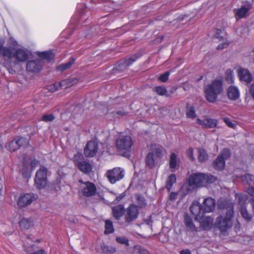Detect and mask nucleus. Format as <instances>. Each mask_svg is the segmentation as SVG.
Returning a JSON list of instances; mask_svg holds the SVG:
<instances>
[{"label": "nucleus", "mask_w": 254, "mask_h": 254, "mask_svg": "<svg viewBox=\"0 0 254 254\" xmlns=\"http://www.w3.org/2000/svg\"><path fill=\"white\" fill-rule=\"evenodd\" d=\"M223 90L222 80L220 79L214 80L205 88L206 100L210 103H214L218 95L221 94Z\"/></svg>", "instance_id": "obj_1"}, {"label": "nucleus", "mask_w": 254, "mask_h": 254, "mask_svg": "<svg viewBox=\"0 0 254 254\" xmlns=\"http://www.w3.org/2000/svg\"><path fill=\"white\" fill-rule=\"evenodd\" d=\"M216 206L215 200L208 197L205 198L201 204L193 205L190 206V209L191 213L196 216L197 218L202 216L201 215V212H212Z\"/></svg>", "instance_id": "obj_2"}, {"label": "nucleus", "mask_w": 254, "mask_h": 254, "mask_svg": "<svg viewBox=\"0 0 254 254\" xmlns=\"http://www.w3.org/2000/svg\"><path fill=\"white\" fill-rule=\"evenodd\" d=\"M228 213L225 216L220 215L218 216L215 222L214 227L221 232H225L230 229L233 225L232 218L234 216V211L232 207H229Z\"/></svg>", "instance_id": "obj_3"}, {"label": "nucleus", "mask_w": 254, "mask_h": 254, "mask_svg": "<svg viewBox=\"0 0 254 254\" xmlns=\"http://www.w3.org/2000/svg\"><path fill=\"white\" fill-rule=\"evenodd\" d=\"M73 161L74 165L81 172L85 174H89L92 169L91 164L89 160L84 158L80 153H77L74 155Z\"/></svg>", "instance_id": "obj_4"}, {"label": "nucleus", "mask_w": 254, "mask_h": 254, "mask_svg": "<svg viewBox=\"0 0 254 254\" xmlns=\"http://www.w3.org/2000/svg\"><path fill=\"white\" fill-rule=\"evenodd\" d=\"M133 145V141L130 136H120L116 140V146L120 151L129 152Z\"/></svg>", "instance_id": "obj_5"}, {"label": "nucleus", "mask_w": 254, "mask_h": 254, "mask_svg": "<svg viewBox=\"0 0 254 254\" xmlns=\"http://www.w3.org/2000/svg\"><path fill=\"white\" fill-rule=\"evenodd\" d=\"M125 172L123 169L120 167H115L107 171L106 175L109 182L113 184L123 179L125 176Z\"/></svg>", "instance_id": "obj_6"}, {"label": "nucleus", "mask_w": 254, "mask_h": 254, "mask_svg": "<svg viewBox=\"0 0 254 254\" xmlns=\"http://www.w3.org/2000/svg\"><path fill=\"white\" fill-rule=\"evenodd\" d=\"M139 211L136 205L131 203L125 210V221L127 223H130L135 220L139 215Z\"/></svg>", "instance_id": "obj_7"}, {"label": "nucleus", "mask_w": 254, "mask_h": 254, "mask_svg": "<svg viewBox=\"0 0 254 254\" xmlns=\"http://www.w3.org/2000/svg\"><path fill=\"white\" fill-rule=\"evenodd\" d=\"M139 57L140 55L135 54L128 59L122 60L116 64L113 69L119 72H122L127 69V68L131 65Z\"/></svg>", "instance_id": "obj_8"}, {"label": "nucleus", "mask_w": 254, "mask_h": 254, "mask_svg": "<svg viewBox=\"0 0 254 254\" xmlns=\"http://www.w3.org/2000/svg\"><path fill=\"white\" fill-rule=\"evenodd\" d=\"M37 198V195L33 193L21 194L17 201L19 207L22 208L30 205Z\"/></svg>", "instance_id": "obj_9"}, {"label": "nucleus", "mask_w": 254, "mask_h": 254, "mask_svg": "<svg viewBox=\"0 0 254 254\" xmlns=\"http://www.w3.org/2000/svg\"><path fill=\"white\" fill-rule=\"evenodd\" d=\"M28 59V55L25 50L20 48L14 50L12 63L16 65L26 62Z\"/></svg>", "instance_id": "obj_10"}, {"label": "nucleus", "mask_w": 254, "mask_h": 254, "mask_svg": "<svg viewBox=\"0 0 254 254\" xmlns=\"http://www.w3.org/2000/svg\"><path fill=\"white\" fill-rule=\"evenodd\" d=\"M248 199V196L246 194H241L238 197L239 203L241 204L240 211L243 218L247 221H250L252 219V215L248 212L245 201Z\"/></svg>", "instance_id": "obj_11"}, {"label": "nucleus", "mask_w": 254, "mask_h": 254, "mask_svg": "<svg viewBox=\"0 0 254 254\" xmlns=\"http://www.w3.org/2000/svg\"><path fill=\"white\" fill-rule=\"evenodd\" d=\"M204 174L196 173L191 175L189 180V185L193 188L204 186Z\"/></svg>", "instance_id": "obj_12"}, {"label": "nucleus", "mask_w": 254, "mask_h": 254, "mask_svg": "<svg viewBox=\"0 0 254 254\" xmlns=\"http://www.w3.org/2000/svg\"><path fill=\"white\" fill-rule=\"evenodd\" d=\"M98 150V145L94 141H89L87 142L84 148V153L87 157H92L94 156Z\"/></svg>", "instance_id": "obj_13"}, {"label": "nucleus", "mask_w": 254, "mask_h": 254, "mask_svg": "<svg viewBox=\"0 0 254 254\" xmlns=\"http://www.w3.org/2000/svg\"><path fill=\"white\" fill-rule=\"evenodd\" d=\"M43 61L42 59L29 61L27 63L26 69L31 72H38L42 68Z\"/></svg>", "instance_id": "obj_14"}, {"label": "nucleus", "mask_w": 254, "mask_h": 254, "mask_svg": "<svg viewBox=\"0 0 254 254\" xmlns=\"http://www.w3.org/2000/svg\"><path fill=\"white\" fill-rule=\"evenodd\" d=\"M14 50L10 47H5L4 44H2L0 47V56L8 63H12Z\"/></svg>", "instance_id": "obj_15"}, {"label": "nucleus", "mask_w": 254, "mask_h": 254, "mask_svg": "<svg viewBox=\"0 0 254 254\" xmlns=\"http://www.w3.org/2000/svg\"><path fill=\"white\" fill-rule=\"evenodd\" d=\"M196 123L203 128H212L217 127L218 120L210 118H206L203 120L197 118L196 119Z\"/></svg>", "instance_id": "obj_16"}, {"label": "nucleus", "mask_w": 254, "mask_h": 254, "mask_svg": "<svg viewBox=\"0 0 254 254\" xmlns=\"http://www.w3.org/2000/svg\"><path fill=\"white\" fill-rule=\"evenodd\" d=\"M25 142V138L17 137L14 140L10 141L9 143L6 145V148L11 152L15 151Z\"/></svg>", "instance_id": "obj_17"}, {"label": "nucleus", "mask_w": 254, "mask_h": 254, "mask_svg": "<svg viewBox=\"0 0 254 254\" xmlns=\"http://www.w3.org/2000/svg\"><path fill=\"white\" fill-rule=\"evenodd\" d=\"M201 215H202V216L200 218L198 217V218L196 217V219H199V220H201L200 221V226L202 229L207 230L211 229L213 225V218L210 216L204 217L203 216V213L202 212H201Z\"/></svg>", "instance_id": "obj_18"}, {"label": "nucleus", "mask_w": 254, "mask_h": 254, "mask_svg": "<svg viewBox=\"0 0 254 254\" xmlns=\"http://www.w3.org/2000/svg\"><path fill=\"white\" fill-rule=\"evenodd\" d=\"M85 187L82 190V194L85 196H92L94 195L97 191L96 186L90 182H86Z\"/></svg>", "instance_id": "obj_19"}, {"label": "nucleus", "mask_w": 254, "mask_h": 254, "mask_svg": "<svg viewBox=\"0 0 254 254\" xmlns=\"http://www.w3.org/2000/svg\"><path fill=\"white\" fill-rule=\"evenodd\" d=\"M252 7L251 4L249 3L247 5L242 6L240 8L235 9L234 12L236 19L238 20L245 17Z\"/></svg>", "instance_id": "obj_20"}, {"label": "nucleus", "mask_w": 254, "mask_h": 254, "mask_svg": "<svg viewBox=\"0 0 254 254\" xmlns=\"http://www.w3.org/2000/svg\"><path fill=\"white\" fill-rule=\"evenodd\" d=\"M240 80L245 81L247 83H250L253 81V76L250 71L245 68L241 69L238 73Z\"/></svg>", "instance_id": "obj_21"}, {"label": "nucleus", "mask_w": 254, "mask_h": 254, "mask_svg": "<svg viewBox=\"0 0 254 254\" xmlns=\"http://www.w3.org/2000/svg\"><path fill=\"white\" fill-rule=\"evenodd\" d=\"M227 94L229 99L235 101L240 97V91L237 87L231 85L227 89Z\"/></svg>", "instance_id": "obj_22"}, {"label": "nucleus", "mask_w": 254, "mask_h": 254, "mask_svg": "<svg viewBox=\"0 0 254 254\" xmlns=\"http://www.w3.org/2000/svg\"><path fill=\"white\" fill-rule=\"evenodd\" d=\"M125 207L123 204H119L112 207L113 215L117 220L120 219L121 217L125 214Z\"/></svg>", "instance_id": "obj_23"}, {"label": "nucleus", "mask_w": 254, "mask_h": 254, "mask_svg": "<svg viewBox=\"0 0 254 254\" xmlns=\"http://www.w3.org/2000/svg\"><path fill=\"white\" fill-rule=\"evenodd\" d=\"M78 80L76 78H71L62 80L59 83V85L61 88H67L70 87L76 84Z\"/></svg>", "instance_id": "obj_24"}, {"label": "nucleus", "mask_w": 254, "mask_h": 254, "mask_svg": "<svg viewBox=\"0 0 254 254\" xmlns=\"http://www.w3.org/2000/svg\"><path fill=\"white\" fill-rule=\"evenodd\" d=\"M218 207L219 209H223L225 210L226 215L228 213V209L230 206L232 207V211L234 209V206L232 203L228 202L227 200L225 199L219 200L217 203Z\"/></svg>", "instance_id": "obj_25"}, {"label": "nucleus", "mask_w": 254, "mask_h": 254, "mask_svg": "<svg viewBox=\"0 0 254 254\" xmlns=\"http://www.w3.org/2000/svg\"><path fill=\"white\" fill-rule=\"evenodd\" d=\"M158 159L153 155V153H150L149 152L145 158L146 166L149 168H153L155 166V164L157 163Z\"/></svg>", "instance_id": "obj_26"}, {"label": "nucleus", "mask_w": 254, "mask_h": 254, "mask_svg": "<svg viewBox=\"0 0 254 254\" xmlns=\"http://www.w3.org/2000/svg\"><path fill=\"white\" fill-rule=\"evenodd\" d=\"M178 156L175 153H172L169 158V167L171 172H175L176 169L178 168Z\"/></svg>", "instance_id": "obj_27"}, {"label": "nucleus", "mask_w": 254, "mask_h": 254, "mask_svg": "<svg viewBox=\"0 0 254 254\" xmlns=\"http://www.w3.org/2000/svg\"><path fill=\"white\" fill-rule=\"evenodd\" d=\"M213 167L215 169L222 170L225 165V161L221 156H218L216 160L213 162Z\"/></svg>", "instance_id": "obj_28"}, {"label": "nucleus", "mask_w": 254, "mask_h": 254, "mask_svg": "<svg viewBox=\"0 0 254 254\" xmlns=\"http://www.w3.org/2000/svg\"><path fill=\"white\" fill-rule=\"evenodd\" d=\"M176 176L174 174H172L168 177L166 182V188L168 191H170L173 185L176 182Z\"/></svg>", "instance_id": "obj_29"}, {"label": "nucleus", "mask_w": 254, "mask_h": 254, "mask_svg": "<svg viewBox=\"0 0 254 254\" xmlns=\"http://www.w3.org/2000/svg\"><path fill=\"white\" fill-rule=\"evenodd\" d=\"M19 226L23 229H28L33 225V222L31 219L23 218L19 222Z\"/></svg>", "instance_id": "obj_30"}, {"label": "nucleus", "mask_w": 254, "mask_h": 254, "mask_svg": "<svg viewBox=\"0 0 254 254\" xmlns=\"http://www.w3.org/2000/svg\"><path fill=\"white\" fill-rule=\"evenodd\" d=\"M74 62L75 59L71 57L70 58L69 61L67 63H64L59 65L57 67V69L58 71L63 72L65 70L70 68L71 66L74 64Z\"/></svg>", "instance_id": "obj_31"}, {"label": "nucleus", "mask_w": 254, "mask_h": 254, "mask_svg": "<svg viewBox=\"0 0 254 254\" xmlns=\"http://www.w3.org/2000/svg\"><path fill=\"white\" fill-rule=\"evenodd\" d=\"M185 223L187 229L191 231H196V228L194 226L192 219L188 216H186L185 217Z\"/></svg>", "instance_id": "obj_32"}, {"label": "nucleus", "mask_w": 254, "mask_h": 254, "mask_svg": "<svg viewBox=\"0 0 254 254\" xmlns=\"http://www.w3.org/2000/svg\"><path fill=\"white\" fill-rule=\"evenodd\" d=\"M136 199L137 203V208H145L147 206V202L145 198L140 194L136 195Z\"/></svg>", "instance_id": "obj_33"}, {"label": "nucleus", "mask_w": 254, "mask_h": 254, "mask_svg": "<svg viewBox=\"0 0 254 254\" xmlns=\"http://www.w3.org/2000/svg\"><path fill=\"white\" fill-rule=\"evenodd\" d=\"M38 56L42 59L45 60L47 61L48 62H51L52 60L54 59V57L53 54L50 51L40 52L38 54Z\"/></svg>", "instance_id": "obj_34"}, {"label": "nucleus", "mask_w": 254, "mask_h": 254, "mask_svg": "<svg viewBox=\"0 0 254 254\" xmlns=\"http://www.w3.org/2000/svg\"><path fill=\"white\" fill-rule=\"evenodd\" d=\"M35 185L37 189L39 190L43 189L45 188L47 185V179H41V178H35Z\"/></svg>", "instance_id": "obj_35"}, {"label": "nucleus", "mask_w": 254, "mask_h": 254, "mask_svg": "<svg viewBox=\"0 0 254 254\" xmlns=\"http://www.w3.org/2000/svg\"><path fill=\"white\" fill-rule=\"evenodd\" d=\"M198 160L200 162H205L208 158V155L206 153V151L202 148H199L198 149Z\"/></svg>", "instance_id": "obj_36"}, {"label": "nucleus", "mask_w": 254, "mask_h": 254, "mask_svg": "<svg viewBox=\"0 0 254 254\" xmlns=\"http://www.w3.org/2000/svg\"><path fill=\"white\" fill-rule=\"evenodd\" d=\"M47 169L46 167L41 166L36 174L35 178L47 179Z\"/></svg>", "instance_id": "obj_37"}, {"label": "nucleus", "mask_w": 254, "mask_h": 254, "mask_svg": "<svg viewBox=\"0 0 254 254\" xmlns=\"http://www.w3.org/2000/svg\"><path fill=\"white\" fill-rule=\"evenodd\" d=\"M225 79L228 83L231 84L234 81V71L231 69H228L226 70Z\"/></svg>", "instance_id": "obj_38"}, {"label": "nucleus", "mask_w": 254, "mask_h": 254, "mask_svg": "<svg viewBox=\"0 0 254 254\" xmlns=\"http://www.w3.org/2000/svg\"><path fill=\"white\" fill-rule=\"evenodd\" d=\"M186 116L189 118L194 119L196 115L194 108L193 106L187 104L186 106Z\"/></svg>", "instance_id": "obj_39"}, {"label": "nucleus", "mask_w": 254, "mask_h": 254, "mask_svg": "<svg viewBox=\"0 0 254 254\" xmlns=\"http://www.w3.org/2000/svg\"><path fill=\"white\" fill-rule=\"evenodd\" d=\"M105 230L104 233L105 234H108L112 233L114 232V228L113 227V223L109 220H106L105 221Z\"/></svg>", "instance_id": "obj_40"}, {"label": "nucleus", "mask_w": 254, "mask_h": 254, "mask_svg": "<svg viewBox=\"0 0 254 254\" xmlns=\"http://www.w3.org/2000/svg\"><path fill=\"white\" fill-rule=\"evenodd\" d=\"M153 91L160 96H168V95H167V90L166 88L164 86H156L154 87Z\"/></svg>", "instance_id": "obj_41"}, {"label": "nucleus", "mask_w": 254, "mask_h": 254, "mask_svg": "<svg viewBox=\"0 0 254 254\" xmlns=\"http://www.w3.org/2000/svg\"><path fill=\"white\" fill-rule=\"evenodd\" d=\"M242 179L243 182H246L248 185H251L254 184V176L251 174H247L242 176Z\"/></svg>", "instance_id": "obj_42"}, {"label": "nucleus", "mask_w": 254, "mask_h": 254, "mask_svg": "<svg viewBox=\"0 0 254 254\" xmlns=\"http://www.w3.org/2000/svg\"><path fill=\"white\" fill-rule=\"evenodd\" d=\"M204 186L207 184H211L215 182L216 180V178L212 175H205L204 174Z\"/></svg>", "instance_id": "obj_43"}, {"label": "nucleus", "mask_w": 254, "mask_h": 254, "mask_svg": "<svg viewBox=\"0 0 254 254\" xmlns=\"http://www.w3.org/2000/svg\"><path fill=\"white\" fill-rule=\"evenodd\" d=\"M149 153H153V155L157 159H160L162 156V149L159 147L152 148V151Z\"/></svg>", "instance_id": "obj_44"}, {"label": "nucleus", "mask_w": 254, "mask_h": 254, "mask_svg": "<svg viewBox=\"0 0 254 254\" xmlns=\"http://www.w3.org/2000/svg\"><path fill=\"white\" fill-rule=\"evenodd\" d=\"M134 250L138 254H149V252L146 249L140 245L135 246Z\"/></svg>", "instance_id": "obj_45"}, {"label": "nucleus", "mask_w": 254, "mask_h": 254, "mask_svg": "<svg viewBox=\"0 0 254 254\" xmlns=\"http://www.w3.org/2000/svg\"><path fill=\"white\" fill-rule=\"evenodd\" d=\"M55 117L53 114L44 115L41 120L45 122H51L55 120Z\"/></svg>", "instance_id": "obj_46"}, {"label": "nucleus", "mask_w": 254, "mask_h": 254, "mask_svg": "<svg viewBox=\"0 0 254 254\" xmlns=\"http://www.w3.org/2000/svg\"><path fill=\"white\" fill-rule=\"evenodd\" d=\"M231 152L230 149L228 148H225L222 151L220 154H219L218 156H221L222 158H223L224 160H225L226 159L229 158Z\"/></svg>", "instance_id": "obj_47"}, {"label": "nucleus", "mask_w": 254, "mask_h": 254, "mask_svg": "<svg viewBox=\"0 0 254 254\" xmlns=\"http://www.w3.org/2000/svg\"><path fill=\"white\" fill-rule=\"evenodd\" d=\"M116 241L121 244H124L127 246L129 245V241L128 240L124 237H118L116 238Z\"/></svg>", "instance_id": "obj_48"}, {"label": "nucleus", "mask_w": 254, "mask_h": 254, "mask_svg": "<svg viewBox=\"0 0 254 254\" xmlns=\"http://www.w3.org/2000/svg\"><path fill=\"white\" fill-rule=\"evenodd\" d=\"M170 75V71H167L164 73L163 74H161L159 77V79L161 81L163 82H166L169 78V76Z\"/></svg>", "instance_id": "obj_49"}, {"label": "nucleus", "mask_w": 254, "mask_h": 254, "mask_svg": "<svg viewBox=\"0 0 254 254\" xmlns=\"http://www.w3.org/2000/svg\"><path fill=\"white\" fill-rule=\"evenodd\" d=\"M249 94L254 100V80L249 86Z\"/></svg>", "instance_id": "obj_50"}, {"label": "nucleus", "mask_w": 254, "mask_h": 254, "mask_svg": "<svg viewBox=\"0 0 254 254\" xmlns=\"http://www.w3.org/2000/svg\"><path fill=\"white\" fill-rule=\"evenodd\" d=\"M224 123L226 124V125L231 128H234L236 127V125L235 124L232 123L230 120L229 118H223V119Z\"/></svg>", "instance_id": "obj_51"}, {"label": "nucleus", "mask_w": 254, "mask_h": 254, "mask_svg": "<svg viewBox=\"0 0 254 254\" xmlns=\"http://www.w3.org/2000/svg\"><path fill=\"white\" fill-rule=\"evenodd\" d=\"M187 155L190 160L192 161L194 160V158L193 155V149L191 148H190L187 150Z\"/></svg>", "instance_id": "obj_52"}, {"label": "nucleus", "mask_w": 254, "mask_h": 254, "mask_svg": "<svg viewBox=\"0 0 254 254\" xmlns=\"http://www.w3.org/2000/svg\"><path fill=\"white\" fill-rule=\"evenodd\" d=\"M40 164V162L39 161L36 159H33L31 161V167L32 168V169L33 170L35 167L37 166Z\"/></svg>", "instance_id": "obj_53"}, {"label": "nucleus", "mask_w": 254, "mask_h": 254, "mask_svg": "<svg viewBox=\"0 0 254 254\" xmlns=\"http://www.w3.org/2000/svg\"><path fill=\"white\" fill-rule=\"evenodd\" d=\"M178 193L177 192H172L170 193L169 199L170 200L174 201L177 198Z\"/></svg>", "instance_id": "obj_54"}, {"label": "nucleus", "mask_w": 254, "mask_h": 254, "mask_svg": "<svg viewBox=\"0 0 254 254\" xmlns=\"http://www.w3.org/2000/svg\"><path fill=\"white\" fill-rule=\"evenodd\" d=\"M247 192L252 196H254V188L250 187L247 189Z\"/></svg>", "instance_id": "obj_55"}, {"label": "nucleus", "mask_w": 254, "mask_h": 254, "mask_svg": "<svg viewBox=\"0 0 254 254\" xmlns=\"http://www.w3.org/2000/svg\"><path fill=\"white\" fill-rule=\"evenodd\" d=\"M126 196V193L125 192H124L120 194L119 196L116 197V200L117 201H120L121 199H122L125 196Z\"/></svg>", "instance_id": "obj_56"}, {"label": "nucleus", "mask_w": 254, "mask_h": 254, "mask_svg": "<svg viewBox=\"0 0 254 254\" xmlns=\"http://www.w3.org/2000/svg\"><path fill=\"white\" fill-rule=\"evenodd\" d=\"M32 254H47V252L43 249H41L34 252Z\"/></svg>", "instance_id": "obj_57"}, {"label": "nucleus", "mask_w": 254, "mask_h": 254, "mask_svg": "<svg viewBox=\"0 0 254 254\" xmlns=\"http://www.w3.org/2000/svg\"><path fill=\"white\" fill-rule=\"evenodd\" d=\"M180 254H191V253L190 250L184 249L180 251Z\"/></svg>", "instance_id": "obj_58"}, {"label": "nucleus", "mask_w": 254, "mask_h": 254, "mask_svg": "<svg viewBox=\"0 0 254 254\" xmlns=\"http://www.w3.org/2000/svg\"><path fill=\"white\" fill-rule=\"evenodd\" d=\"M116 114L118 115H121V116H126L127 115V113L123 111V110H119V111H117L116 112Z\"/></svg>", "instance_id": "obj_59"}, {"label": "nucleus", "mask_w": 254, "mask_h": 254, "mask_svg": "<svg viewBox=\"0 0 254 254\" xmlns=\"http://www.w3.org/2000/svg\"><path fill=\"white\" fill-rule=\"evenodd\" d=\"M102 250L103 252L105 253L109 252V247L104 245L101 247Z\"/></svg>", "instance_id": "obj_60"}, {"label": "nucleus", "mask_w": 254, "mask_h": 254, "mask_svg": "<svg viewBox=\"0 0 254 254\" xmlns=\"http://www.w3.org/2000/svg\"><path fill=\"white\" fill-rule=\"evenodd\" d=\"M227 44L225 43L221 44L217 46V49L218 50H221L223 49V48H225V46H227Z\"/></svg>", "instance_id": "obj_61"}, {"label": "nucleus", "mask_w": 254, "mask_h": 254, "mask_svg": "<svg viewBox=\"0 0 254 254\" xmlns=\"http://www.w3.org/2000/svg\"><path fill=\"white\" fill-rule=\"evenodd\" d=\"M116 252V249L112 247H109V252L111 253H114Z\"/></svg>", "instance_id": "obj_62"}, {"label": "nucleus", "mask_w": 254, "mask_h": 254, "mask_svg": "<svg viewBox=\"0 0 254 254\" xmlns=\"http://www.w3.org/2000/svg\"><path fill=\"white\" fill-rule=\"evenodd\" d=\"M221 30H220V29H217V30H216V34H217V35L221 33Z\"/></svg>", "instance_id": "obj_63"}, {"label": "nucleus", "mask_w": 254, "mask_h": 254, "mask_svg": "<svg viewBox=\"0 0 254 254\" xmlns=\"http://www.w3.org/2000/svg\"><path fill=\"white\" fill-rule=\"evenodd\" d=\"M79 182L81 184H84L85 185V182L83 181L82 180H79Z\"/></svg>", "instance_id": "obj_64"}]
</instances>
